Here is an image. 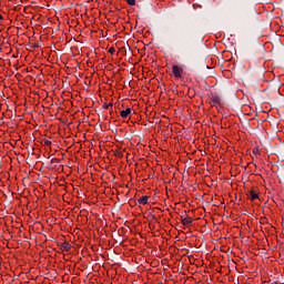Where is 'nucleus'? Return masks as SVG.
<instances>
[{"mask_svg":"<svg viewBox=\"0 0 284 284\" xmlns=\"http://www.w3.org/2000/svg\"><path fill=\"white\" fill-rule=\"evenodd\" d=\"M131 113H132V109L128 108L120 112V116H122V119H128V116H130Z\"/></svg>","mask_w":284,"mask_h":284,"instance_id":"20e7f679","label":"nucleus"},{"mask_svg":"<svg viewBox=\"0 0 284 284\" xmlns=\"http://www.w3.org/2000/svg\"><path fill=\"white\" fill-rule=\"evenodd\" d=\"M235 10L240 17H247L250 14V3L246 0H237Z\"/></svg>","mask_w":284,"mask_h":284,"instance_id":"f257e3e1","label":"nucleus"},{"mask_svg":"<svg viewBox=\"0 0 284 284\" xmlns=\"http://www.w3.org/2000/svg\"><path fill=\"white\" fill-rule=\"evenodd\" d=\"M193 221H194V220H192V217L185 216V217H182L181 223H182L183 225H191V223H192Z\"/></svg>","mask_w":284,"mask_h":284,"instance_id":"423d86ee","label":"nucleus"},{"mask_svg":"<svg viewBox=\"0 0 284 284\" xmlns=\"http://www.w3.org/2000/svg\"><path fill=\"white\" fill-rule=\"evenodd\" d=\"M112 105H113L112 103H109V104L104 103L103 104V110H108V108H112Z\"/></svg>","mask_w":284,"mask_h":284,"instance_id":"9b49d317","label":"nucleus"},{"mask_svg":"<svg viewBox=\"0 0 284 284\" xmlns=\"http://www.w3.org/2000/svg\"><path fill=\"white\" fill-rule=\"evenodd\" d=\"M211 105H221V97L219 94L212 97Z\"/></svg>","mask_w":284,"mask_h":284,"instance_id":"7ed1b4c3","label":"nucleus"},{"mask_svg":"<svg viewBox=\"0 0 284 284\" xmlns=\"http://www.w3.org/2000/svg\"><path fill=\"white\" fill-rule=\"evenodd\" d=\"M114 52H116V50L114 49V47H111V48L109 49V54H113Z\"/></svg>","mask_w":284,"mask_h":284,"instance_id":"f8f14e48","label":"nucleus"},{"mask_svg":"<svg viewBox=\"0 0 284 284\" xmlns=\"http://www.w3.org/2000/svg\"><path fill=\"white\" fill-rule=\"evenodd\" d=\"M33 48H39V44H33Z\"/></svg>","mask_w":284,"mask_h":284,"instance_id":"2eb2a0df","label":"nucleus"},{"mask_svg":"<svg viewBox=\"0 0 284 284\" xmlns=\"http://www.w3.org/2000/svg\"><path fill=\"white\" fill-rule=\"evenodd\" d=\"M248 196H250V200H251V201H255V199H258V193L255 192L254 190H251V191L248 192Z\"/></svg>","mask_w":284,"mask_h":284,"instance_id":"0eeeda50","label":"nucleus"},{"mask_svg":"<svg viewBox=\"0 0 284 284\" xmlns=\"http://www.w3.org/2000/svg\"><path fill=\"white\" fill-rule=\"evenodd\" d=\"M148 199H150L148 195H144L138 200V203L140 205H148Z\"/></svg>","mask_w":284,"mask_h":284,"instance_id":"6e6552de","label":"nucleus"},{"mask_svg":"<svg viewBox=\"0 0 284 284\" xmlns=\"http://www.w3.org/2000/svg\"><path fill=\"white\" fill-rule=\"evenodd\" d=\"M61 250L62 252H70V250H72V244H70L69 242H64L61 244Z\"/></svg>","mask_w":284,"mask_h":284,"instance_id":"39448f33","label":"nucleus"},{"mask_svg":"<svg viewBox=\"0 0 284 284\" xmlns=\"http://www.w3.org/2000/svg\"><path fill=\"white\" fill-rule=\"evenodd\" d=\"M173 70V75L175 77V79H183V68L174 64L172 67Z\"/></svg>","mask_w":284,"mask_h":284,"instance_id":"f03ea898","label":"nucleus"},{"mask_svg":"<svg viewBox=\"0 0 284 284\" xmlns=\"http://www.w3.org/2000/svg\"><path fill=\"white\" fill-rule=\"evenodd\" d=\"M253 154H258V150H257V149H254V150H253Z\"/></svg>","mask_w":284,"mask_h":284,"instance_id":"ddd939ff","label":"nucleus"},{"mask_svg":"<svg viewBox=\"0 0 284 284\" xmlns=\"http://www.w3.org/2000/svg\"><path fill=\"white\" fill-rule=\"evenodd\" d=\"M43 145H47V148H50V145H52V141H50V140H44Z\"/></svg>","mask_w":284,"mask_h":284,"instance_id":"9d476101","label":"nucleus"},{"mask_svg":"<svg viewBox=\"0 0 284 284\" xmlns=\"http://www.w3.org/2000/svg\"><path fill=\"white\" fill-rule=\"evenodd\" d=\"M1 21H3V16L0 14V23H1Z\"/></svg>","mask_w":284,"mask_h":284,"instance_id":"4468645a","label":"nucleus"},{"mask_svg":"<svg viewBox=\"0 0 284 284\" xmlns=\"http://www.w3.org/2000/svg\"><path fill=\"white\" fill-rule=\"evenodd\" d=\"M129 6H136V0H126Z\"/></svg>","mask_w":284,"mask_h":284,"instance_id":"1a4fd4ad","label":"nucleus"}]
</instances>
